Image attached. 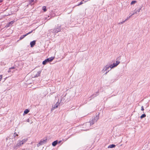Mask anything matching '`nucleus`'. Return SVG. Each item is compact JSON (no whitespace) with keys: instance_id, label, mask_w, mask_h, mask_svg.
Instances as JSON below:
<instances>
[{"instance_id":"1","label":"nucleus","mask_w":150,"mask_h":150,"mask_svg":"<svg viewBox=\"0 0 150 150\" xmlns=\"http://www.w3.org/2000/svg\"><path fill=\"white\" fill-rule=\"evenodd\" d=\"M54 57H52L49 58H48L45 59L44 61L42 62V64L44 65L46 64L47 63L50 62H52L54 59Z\"/></svg>"},{"instance_id":"32","label":"nucleus","mask_w":150,"mask_h":150,"mask_svg":"<svg viewBox=\"0 0 150 150\" xmlns=\"http://www.w3.org/2000/svg\"><path fill=\"white\" fill-rule=\"evenodd\" d=\"M2 0H0V3L2 2Z\"/></svg>"},{"instance_id":"3","label":"nucleus","mask_w":150,"mask_h":150,"mask_svg":"<svg viewBox=\"0 0 150 150\" xmlns=\"http://www.w3.org/2000/svg\"><path fill=\"white\" fill-rule=\"evenodd\" d=\"M47 141V139H42L41 140L40 142L37 144V146L38 147L39 146L41 145H43L46 143Z\"/></svg>"},{"instance_id":"11","label":"nucleus","mask_w":150,"mask_h":150,"mask_svg":"<svg viewBox=\"0 0 150 150\" xmlns=\"http://www.w3.org/2000/svg\"><path fill=\"white\" fill-rule=\"evenodd\" d=\"M29 112V110L28 109H25L24 111V113L23 114V115H25V114L28 113Z\"/></svg>"},{"instance_id":"23","label":"nucleus","mask_w":150,"mask_h":150,"mask_svg":"<svg viewBox=\"0 0 150 150\" xmlns=\"http://www.w3.org/2000/svg\"><path fill=\"white\" fill-rule=\"evenodd\" d=\"M2 78V75H0V82Z\"/></svg>"},{"instance_id":"19","label":"nucleus","mask_w":150,"mask_h":150,"mask_svg":"<svg viewBox=\"0 0 150 150\" xmlns=\"http://www.w3.org/2000/svg\"><path fill=\"white\" fill-rule=\"evenodd\" d=\"M125 22V21H123L122 22H120L118 23V24L119 25H121V24H123Z\"/></svg>"},{"instance_id":"29","label":"nucleus","mask_w":150,"mask_h":150,"mask_svg":"<svg viewBox=\"0 0 150 150\" xmlns=\"http://www.w3.org/2000/svg\"><path fill=\"white\" fill-rule=\"evenodd\" d=\"M90 0H86V1H84V2H86V1H89Z\"/></svg>"},{"instance_id":"6","label":"nucleus","mask_w":150,"mask_h":150,"mask_svg":"<svg viewBox=\"0 0 150 150\" xmlns=\"http://www.w3.org/2000/svg\"><path fill=\"white\" fill-rule=\"evenodd\" d=\"M98 119V117L96 116L90 122V125H92L96 122L97 120Z\"/></svg>"},{"instance_id":"18","label":"nucleus","mask_w":150,"mask_h":150,"mask_svg":"<svg viewBox=\"0 0 150 150\" xmlns=\"http://www.w3.org/2000/svg\"><path fill=\"white\" fill-rule=\"evenodd\" d=\"M27 122H30V123H33V122L31 120H30L29 119H28L27 120Z\"/></svg>"},{"instance_id":"8","label":"nucleus","mask_w":150,"mask_h":150,"mask_svg":"<svg viewBox=\"0 0 150 150\" xmlns=\"http://www.w3.org/2000/svg\"><path fill=\"white\" fill-rule=\"evenodd\" d=\"M36 43V41L35 40H33L30 43V46L31 47H33L34 45H35Z\"/></svg>"},{"instance_id":"10","label":"nucleus","mask_w":150,"mask_h":150,"mask_svg":"<svg viewBox=\"0 0 150 150\" xmlns=\"http://www.w3.org/2000/svg\"><path fill=\"white\" fill-rule=\"evenodd\" d=\"M58 143L57 140H56L53 142L52 143V145L53 146H55Z\"/></svg>"},{"instance_id":"33","label":"nucleus","mask_w":150,"mask_h":150,"mask_svg":"<svg viewBox=\"0 0 150 150\" xmlns=\"http://www.w3.org/2000/svg\"><path fill=\"white\" fill-rule=\"evenodd\" d=\"M133 15H132V14H131L130 16H131V17Z\"/></svg>"},{"instance_id":"24","label":"nucleus","mask_w":150,"mask_h":150,"mask_svg":"<svg viewBox=\"0 0 150 150\" xmlns=\"http://www.w3.org/2000/svg\"><path fill=\"white\" fill-rule=\"evenodd\" d=\"M32 31H33L32 30V31H31L30 32H29L28 33H27V34H26V36H27V35H28V34H30V33H32Z\"/></svg>"},{"instance_id":"4","label":"nucleus","mask_w":150,"mask_h":150,"mask_svg":"<svg viewBox=\"0 0 150 150\" xmlns=\"http://www.w3.org/2000/svg\"><path fill=\"white\" fill-rule=\"evenodd\" d=\"M112 68H111L110 67V66H108L107 65L105 67V70L104 71V73L105 72V74H106L110 70H111V69Z\"/></svg>"},{"instance_id":"12","label":"nucleus","mask_w":150,"mask_h":150,"mask_svg":"<svg viewBox=\"0 0 150 150\" xmlns=\"http://www.w3.org/2000/svg\"><path fill=\"white\" fill-rule=\"evenodd\" d=\"M115 146V145L112 144H111V145H109L108 146V148H112L114 147Z\"/></svg>"},{"instance_id":"26","label":"nucleus","mask_w":150,"mask_h":150,"mask_svg":"<svg viewBox=\"0 0 150 150\" xmlns=\"http://www.w3.org/2000/svg\"><path fill=\"white\" fill-rule=\"evenodd\" d=\"M13 21H11V22L9 23V24H13Z\"/></svg>"},{"instance_id":"28","label":"nucleus","mask_w":150,"mask_h":150,"mask_svg":"<svg viewBox=\"0 0 150 150\" xmlns=\"http://www.w3.org/2000/svg\"><path fill=\"white\" fill-rule=\"evenodd\" d=\"M14 134H15V137H16V136H18V134H17L15 133Z\"/></svg>"},{"instance_id":"20","label":"nucleus","mask_w":150,"mask_h":150,"mask_svg":"<svg viewBox=\"0 0 150 150\" xmlns=\"http://www.w3.org/2000/svg\"><path fill=\"white\" fill-rule=\"evenodd\" d=\"M141 9V8H139L135 12H137V13L138 12H139L140 11Z\"/></svg>"},{"instance_id":"15","label":"nucleus","mask_w":150,"mask_h":150,"mask_svg":"<svg viewBox=\"0 0 150 150\" xmlns=\"http://www.w3.org/2000/svg\"><path fill=\"white\" fill-rule=\"evenodd\" d=\"M42 9L44 12L46 11H47L46 7L45 6H43Z\"/></svg>"},{"instance_id":"22","label":"nucleus","mask_w":150,"mask_h":150,"mask_svg":"<svg viewBox=\"0 0 150 150\" xmlns=\"http://www.w3.org/2000/svg\"><path fill=\"white\" fill-rule=\"evenodd\" d=\"M131 17V16H129L127 17V18L125 20V22L127 20H128Z\"/></svg>"},{"instance_id":"27","label":"nucleus","mask_w":150,"mask_h":150,"mask_svg":"<svg viewBox=\"0 0 150 150\" xmlns=\"http://www.w3.org/2000/svg\"><path fill=\"white\" fill-rule=\"evenodd\" d=\"M137 12H134L133 13H132V15H133L134 14H137Z\"/></svg>"},{"instance_id":"21","label":"nucleus","mask_w":150,"mask_h":150,"mask_svg":"<svg viewBox=\"0 0 150 150\" xmlns=\"http://www.w3.org/2000/svg\"><path fill=\"white\" fill-rule=\"evenodd\" d=\"M83 2H84V0L81 1L79 3V4L78 5V6H79V5H81L82 4H83Z\"/></svg>"},{"instance_id":"25","label":"nucleus","mask_w":150,"mask_h":150,"mask_svg":"<svg viewBox=\"0 0 150 150\" xmlns=\"http://www.w3.org/2000/svg\"><path fill=\"white\" fill-rule=\"evenodd\" d=\"M141 110H142V111H143L144 110V107L143 106H142V107H141Z\"/></svg>"},{"instance_id":"17","label":"nucleus","mask_w":150,"mask_h":150,"mask_svg":"<svg viewBox=\"0 0 150 150\" xmlns=\"http://www.w3.org/2000/svg\"><path fill=\"white\" fill-rule=\"evenodd\" d=\"M146 116V115L145 114H143L140 117V118L141 119H142V118L145 117Z\"/></svg>"},{"instance_id":"7","label":"nucleus","mask_w":150,"mask_h":150,"mask_svg":"<svg viewBox=\"0 0 150 150\" xmlns=\"http://www.w3.org/2000/svg\"><path fill=\"white\" fill-rule=\"evenodd\" d=\"M59 105V104L58 103L55 104L54 105H53L52 106V110H53L57 108L58 107Z\"/></svg>"},{"instance_id":"30","label":"nucleus","mask_w":150,"mask_h":150,"mask_svg":"<svg viewBox=\"0 0 150 150\" xmlns=\"http://www.w3.org/2000/svg\"><path fill=\"white\" fill-rule=\"evenodd\" d=\"M61 142H62L61 141H60L58 142V143H60Z\"/></svg>"},{"instance_id":"2","label":"nucleus","mask_w":150,"mask_h":150,"mask_svg":"<svg viewBox=\"0 0 150 150\" xmlns=\"http://www.w3.org/2000/svg\"><path fill=\"white\" fill-rule=\"evenodd\" d=\"M27 141L26 139H23L22 141L19 140L18 141L16 147H20L23 144Z\"/></svg>"},{"instance_id":"13","label":"nucleus","mask_w":150,"mask_h":150,"mask_svg":"<svg viewBox=\"0 0 150 150\" xmlns=\"http://www.w3.org/2000/svg\"><path fill=\"white\" fill-rule=\"evenodd\" d=\"M26 36V34L21 36L20 38V40H21L22 39Z\"/></svg>"},{"instance_id":"14","label":"nucleus","mask_w":150,"mask_h":150,"mask_svg":"<svg viewBox=\"0 0 150 150\" xmlns=\"http://www.w3.org/2000/svg\"><path fill=\"white\" fill-rule=\"evenodd\" d=\"M137 2V1H133L130 4L131 5H132L133 4H135Z\"/></svg>"},{"instance_id":"9","label":"nucleus","mask_w":150,"mask_h":150,"mask_svg":"<svg viewBox=\"0 0 150 150\" xmlns=\"http://www.w3.org/2000/svg\"><path fill=\"white\" fill-rule=\"evenodd\" d=\"M60 30V27H59L58 28H55L54 30V31L55 33H57Z\"/></svg>"},{"instance_id":"16","label":"nucleus","mask_w":150,"mask_h":150,"mask_svg":"<svg viewBox=\"0 0 150 150\" xmlns=\"http://www.w3.org/2000/svg\"><path fill=\"white\" fill-rule=\"evenodd\" d=\"M41 72L40 71H38L37 72V74L36 75V77H38L40 75V74Z\"/></svg>"},{"instance_id":"31","label":"nucleus","mask_w":150,"mask_h":150,"mask_svg":"<svg viewBox=\"0 0 150 150\" xmlns=\"http://www.w3.org/2000/svg\"><path fill=\"white\" fill-rule=\"evenodd\" d=\"M2 0H0V3L2 2Z\"/></svg>"},{"instance_id":"5","label":"nucleus","mask_w":150,"mask_h":150,"mask_svg":"<svg viewBox=\"0 0 150 150\" xmlns=\"http://www.w3.org/2000/svg\"><path fill=\"white\" fill-rule=\"evenodd\" d=\"M120 63V62L119 61H117L115 62H114L113 64L110 65V67L111 68H113L117 66Z\"/></svg>"}]
</instances>
